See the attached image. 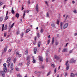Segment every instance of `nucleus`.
Wrapping results in <instances>:
<instances>
[{
  "mask_svg": "<svg viewBox=\"0 0 77 77\" xmlns=\"http://www.w3.org/2000/svg\"><path fill=\"white\" fill-rule=\"evenodd\" d=\"M54 58L55 59H56V60H59V59H60V57L56 55H54Z\"/></svg>",
  "mask_w": 77,
  "mask_h": 77,
  "instance_id": "obj_1",
  "label": "nucleus"
},
{
  "mask_svg": "<svg viewBox=\"0 0 77 77\" xmlns=\"http://www.w3.org/2000/svg\"><path fill=\"white\" fill-rule=\"evenodd\" d=\"M68 61H67L66 63V65L67 66L66 70L67 71L68 70V69H69V65H67V64H68Z\"/></svg>",
  "mask_w": 77,
  "mask_h": 77,
  "instance_id": "obj_2",
  "label": "nucleus"
},
{
  "mask_svg": "<svg viewBox=\"0 0 77 77\" xmlns=\"http://www.w3.org/2000/svg\"><path fill=\"white\" fill-rule=\"evenodd\" d=\"M38 57L40 61H43V58L41 56H39Z\"/></svg>",
  "mask_w": 77,
  "mask_h": 77,
  "instance_id": "obj_3",
  "label": "nucleus"
},
{
  "mask_svg": "<svg viewBox=\"0 0 77 77\" xmlns=\"http://www.w3.org/2000/svg\"><path fill=\"white\" fill-rule=\"evenodd\" d=\"M68 24L67 23H66L63 26V29H65L66 28V27H67L68 26Z\"/></svg>",
  "mask_w": 77,
  "mask_h": 77,
  "instance_id": "obj_4",
  "label": "nucleus"
},
{
  "mask_svg": "<svg viewBox=\"0 0 77 77\" xmlns=\"http://www.w3.org/2000/svg\"><path fill=\"white\" fill-rule=\"evenodd\" d=\"M35 8V10L37 12H38L39 11H38V4H36Z\"/></svg>",
  "mask_w": 77,
  "mask_h": 77,
  "instance_id": "obj_5",
  "label": "nucleus"
},
{
  "mask_svg": "<svg viewBox=\"0 0 77 77\" xmlns=\"http://www.w3.org/2000/svg\"><path fill=\"white\" fill-rule=\"evenodd\" d=\"M35 41H34L33 43V44L34 45H35V44H36V37H35Z\"/></svg>",
  "mask_w": 77,
  "mask_h": 77,
  "instance_id": "obj_6",
  "label": "nucleus"
},
{
  "mask_svg": "<svg viewBox=\"0 0 77 77\" xmlns=\"http://www.w3.org/2000/svg\"><path fill=\"white\" fill-rule=\"evenodd\" d=\"M7 48H8V46H6L5 47L4 49V52H6L7 51Z\"/></svg>",
  "mask_w": 77,
  "mask_h": 77,
  "instance_id": "obj_7",
  "label": "nucleus"
},
{
  "mask_svg": "<svg viewBox=\"0 0 77 77\" xmlns=\"http://www.w3.org/2000/svg\"><path fill=\"white\" fill-rule=\"evenodd\" d=\"M11 70H13L14 69V66H13V63L11 64Z\"/></svg>",
  "mask_w": 77,
  "mask_h": 77,
  "instance_id": "obj_8",
  "label": "nucleus"
},
{
  "mask_svg": "<svg viewBox=\"0 0 77 77\" xmlns=\"http://www.w3.org/2000/svg\"><path fill=\"white\" fill-rule=\"evenodd\" d=\"M29 31H30V29L29 28L28 29H27L26 30V32H25L26 33H28V32H29Z\"/></svg>",
  "mask_w": 77,
  "mask_h": 77,
  "instance_id": "obj_9",
  "label": "nucleus"
},
{
  "mask_svg": "<svg viewBox=\"0 0 77 77\" xmlns=\"http://www.w3.org/2000/svg\"><path fill=\"white\" fill-rule=\"evenodd\" d=\"M11 13H12L13 14H15V11H14L13 7L12 8V9L11 10Z\"/></svg>",
  "mask_w": 77,
  "mask_h": 77,
  "instance_id": "obj_10",
  "label": "nucleus"
},
{
  "mask_svg": "<svg viewBox=\"0 0 77 77\" xmlns=\"http://www.w3.org/2000/svg\"><path fill=\"white\" fill-rule=\"evenodd\" d=\"M67 49L66 48H64L62 52L63 53H64V52H67Z\"/></svg>",
  "mask_w": 77,
  "mask_h": 77,
  "instance_id": "obj_11",
  "label": "nucleus"
},
{
  "mask_svg": "<svg viewBox=\"0 0 77 77\" xmlns=\"http://www.w3.org/2000/svg\"><path fill=\"white\" fill-rule=\"evenodd\" d=\"M11 57L8 58L7 62H8V63H9L10 62V61H11Z\"/></svg>",
  "mask_w": 77,
  "mask_h": 77,
  "instance_id": "obj_12",
  "label": "nucleus"
},
{
  "mask_svg": "<svg viewBox=\"0 0 77 77\" xmlns=\"http://www.w3.org/2000/svg\"><path fill=\"white\" fill-rule=\"evenodd\" d=\"M1 72H2V75L3 76V77H5V72L4 71H2H2H1Z\"/></svg>",
  "mask_w": 77,
  "mask_h": 77,
  "instance_id": "obj_13",
  "label": "nucleus"
},
{
  "mask_svg": "<svg viewBox=\"0 0 77 77\" xmlns=\"http://www.w3.org/2000/svg\"><path fill=\"white\" fill-rule=\"evenodd\" d=\"M70 76L71 77H75V75L73 73H72L71 74Z\"/></svg>",
  "mask_w": 77,
  "mask_h": 77,
  "instance_id": "obj_14",
  "label": "nucleus"
},
{
  "mask_svg": "<svg viewBox=\"0 0 77 77\" xmlns=\"http://www.w3.org/2000/svg\"><path fill=\"white\" fill-rule=\"evenodd\" d=\"M32 63H36V60H35V59L34 58H33L32 59Z\"/></svg>",
  "mask_w": 77,
  "mask_h": 77,
  "instance_id": "obj_15",
  "label": "nucleus"
},
{
  "mask_svg": "<svg viewBox=\"0 0 77 77\" xmlns=\"http://www.w3.org/2000/svg\"><path fill=\"white\" fill-rule=\"evenodd\" d=\"M63 25V23L61 22L60 23V26L61 29H62V26Z\"/></svg>",
  "mask_w": 77,
  "mask_h": 77,
  "instance_id": "obj_16",
  "label": "nucleus"
},
{
  "mask_svg": "<svg viewBox=\"0 0 77 77\" xmlns=\"http://www.w3.org/2000/svg\"><path fill=\"white\" fill-rule=\"evenodd\" d=\"M15 16L17 18H18L19 17V14L18 13H17L16 14Z\"/></svg>",
  "mask_w": 77,
  "mask_h": 77,
  "instance_id": "obj_17",
  "label": "nucleus"
},
{
  "mask_svg": "<svg viewBox=\"0 0 77 77\" xmlns=\"http://www.w3.org/2000/svg\"><path fill=\"white\" fill-rule=\"evenodd\" d=\"M35 54H36V51H37V49H34V50Z\"/></svg>",
  "mask_w": 77,
  "mask_h": 77,
  "instance_id": "obj_18",
  "label": "nucleus"
},
{
  "mask_svg": "<svg viewBox=\"0 0 77 77\" xmlns=\"http://www.w3.org/2000/svg\"><path fill=\"white\" fill-rule=\"evenodd\" d=\"M29 52L28 51H26L25 52V54L26 55V54H28Z\"/></svg>",
  "mask_w": 77,
  "mask_h": 77,
  "instance_id": "obj_19",
  "label": "nucleus"
},
{
  "mask_svg": "<svg viewBox=\"0 0 77 77\" xmlns=\"http://www.w3.org/2000/svg\"><path fill=\"white\" fill-rule=\"evenodd\" d=\"M8 28V27L7 26V25H5V27L4 28V30H6L7 29V28Z\"/></svg>",
  "mask_w": 77,
  "mask_h": 77,
  "instance_id": "obj_20",
  "label": "nucleus"
},
{
  "mask_svg": "<svg viewBox=\"0 0 77 77\" xmlns=\"http://www.w3.org/2000/svg\"><path fill=\"white\" fill-rule=\"evenodd\" d=\"M59 21L60 20L59 19L57 20V24L58 25H59Z\"/></svg>",
  "mask_w": 77,
  "mask_h": 77,
  "instance_id": "obj_21",
  "label": "nucleus"
},
{
  "mask_svg": "<svg viewBox=\"0 0 77 77\" xmlns=\"http://www.w3.org/2000/svg\"><path fill=\"white\" fill-rule=\"evenodd\" d=\"M4 72H6L7 71V69H6V68H5L4 69Z\"/></svg>",
  "mask_w": 77,
  "mask_h": 77,
  "instance_id": "obj_22",
  "label": "nucleus"
},
{
  "mask_svg": "<svg viewBox=\"0 0 77 77\" xmlns=\"http://www.w3.org/2000/svg\"><path fill=\"white\" fill-rule=\"evenodd\" d=\"M17 77H22V76L20 74H17Z\"/></svg>",
  "mask_w": 77,
  "mask_h": 77,
  "instance_id": "obj_23",
  "label": "nucleus"
},
{
  "mask_svg": "<svg viewBox=\"0 0 77 77\" xmlns=\"http://www.w3.org/2000/svg\"><path fill=\"white\" fill-rule=\"evenodd\" d=\"M29 59H30V56H29V55H28L26 58V60H29Z\"/></svg>",
  "mask_w": 77,
  "mask_h": 77,
  "instance_id": "obj_24",
  "label": "nucleus"
},
{
  "mask_svg": "<svg viewBox=\"0 0 77 77\" xmlns=\"http://www.w3.org/2000/svg\"><path fill=\"white\" fill-rule=\"evenodd\" d=\"M3 17H1L0 18V21H3Z\"/></svg>",
  "mask_w": 77,
  "mask_h": 77,
  "instance_id": "obj_25",
  "label": "nucleus"
},
{
  "mask_svg": "<svg viewBox=\"0 0 77 77\" xmlns=\"http://www.w3.org/2000/svg\"><path fill=\"white\" fill-rule=\"evenodd\" d=\"M40 45H41V42H39L38 43V47H40Z\"/></svg>",
  "mask_w": 77,
  "mask_h": 77,
  "instance_id": "obj_26",
  "label": "nucleus"
},
{
  "mask_svg": "<svg viewBox=\"0 0 77 77\" xmlns=\"http://www.w3.org/2000/svg\"><path fill=\"white\" fill-rule=\"evenodd\" d=\"M54 38H52V44H53L54 43Z\"/></svg>",
  "mask_w": 77,
  "mask_h": 77,
  "instance_id": "obj_27",
  "label": "nucleus"
},
{
  "mask_svg": "<svg viewBox=\"0 0 77 77\" xmlns=\"http://www.w3.org/2000/svg\"><path fill=\"white\" fill-rule=\"evenodd\" d=\"M4 30V24H2V32H3Z\"/></svg>",
  "mask_w": 77,
  "mask_h": 77,
  "instance_id": "obj_28",
  "label": "nucleus"
},
{
  "mask_svg": "<svg viewBox=\"0 0 77 77\" xmlns=\"http://www.w3.org/2000/svg\"><path fill=\"white\" fill-rule=\"evenodd\" d=\"M51 73V71H50L49 72H48L47 75V76H48L49 75H50V74Z\"/></svg>",
  "mask_w": 77,
  "mask_h": 77,
  "instance_id": "obj_29",
  "label": "nucleus"
},
{
  "mask_svg": "<svg viewBox=\"0 0 77 77\" xmlns=\"http://www.w3.org/2000/svg\"><path fill=\"white\" fill-rule=\"evenodd\" d=\"M16 55H17V56H18L19 55V52L17 51L16 52Z\"/></svg>",
  "mask_w": 77,
  "mask_h": 77,
  "instance_id": "obj_30",
  "label": "nucleus"
},
{
  "mask_svg": "<svg viewBox=\"0 0 77 77\" xmlns=\"http://www.w3.org/2000/svg\"><path fill=\"white\" fill-rule=\"evenodd\" d=\"M43 31H44V29H41L40 30V32L42 33V32H43Z\"/></svg>",
  "mask_w": 77,
  "mask_h": 77,
  "instance_id": "obj_31",
  "label": "nucleus"
},
{
  "mask_svg": "<svg viewBox=\"0 0 77 77\" xmlns=\"http://www.w3.org/2000/svg\"><path fill=\"white\" fill-rule=\"evenodd\" d=\"M51 26H52V27H55V25L54 24H51Z\"/></svg>",
  "mask_w": 77,
  "mask_h": 77,
  "instance_id": "obj_32",
  "label": "nucleus"
},
{
  "mask_svg": "<svg viewBox=\"0 0 77 77\" xmlns=\"http://www.w3.org/2000/svg\"><path fill=\"white\" fill-rule=\"evenodd\" d=\"M14 24H15V23H13V24H12L11 26V28H12V27H13V26H14Z\"/></svg>",
  "mask_w": 77,
  "mask_h": 77,
  "instance_id": "obj_33",
  "label": "nucleus"
},
{
  "mask_svg": "<svg viewBox=\"0 0 77 77\" xmlns=\"http://www.w3.org/2000/svg\"><path fill=\"white\" fill-rule=\"evenodd\" d=\"M3 66L4 67H6V63H5L3 65Z\"/></svg>",
  "mask_w": 77,
  "mask_h": 77,
  "instance_id": "obj_34",
  "label": "nucleus"
},
{
  "mask_svg": "<svg viewBox=\"0 0 77 77\" xmlns=\"http://www.w3.org/2000/svg\"><path fill=\"white\" fill-rule=\"evenodd\" d=\"M73 12H74V13L75 14H76L77 13V10H75L74 11H73Z\"/></svg>",
  "mask_w": 77,
  "mask_h": 77,
  "instance_id": "obj_35",
  "label": "nucleus"
},
{
  "mask_svg": "<svg viewBox=\"0 0 77 77\" xmlns=\"http://www.w3.org/2000/svg\"><path fill=\"white\" fill-rule=\"evenodd\" d=\"M17 59H16L15 58L14 59V63H15V62H16V60H17Z\"/></svg>",
  "mask_w": 77,
  "mask_h": 77,
  "instance_id": "obj_36",
  "label": "nucleus"
},
{
  "mask_svg": "<svg viewBox=\"0 0 77 77\" xmlns=\"http://www.w3.org/2000/svg\"><path fill=\"white\" fill-rule=\"evenodd\" d=\"M2 5H3V2L1 1H0V6H2Z\"/></svg>",
  "mask_w": 77,
  "mask_h": 77,
  "instance_id": "obj_37",
  "label": "nucleus"
},
{
  "mask_svg": "<svg viewBox=\"0 0 77 77\" xmlns=\"http://www.w3.org/2000/svg\"><path fill=\"white\" fill-rule=\"evenodd\" d=\"M4 37H6V33H4Z\"/></svg>",
  "mask_w": 77,
  "mask_h": 77,
  "instance_id": "obj_38",
  "label": "nucleus"
},
{
  "mask_svg": "<svg viewBox=\"0 0 77 77\" xmlns=\"http://www.w3.org/2000/svg\"><path fill=\"white\" fill-rule=\"evenodd\" d=\"M72 52V50H70L69 51V53H71Z\"/></svg>",
  "mask_w": 77,
  "mask_h": 77,
  "instance_id": "obj_39",
  "label": "nucleus"
},
{
  "mask_svg": "<svg viewBox=\"0 0 77 77\" xmlns=\"http://www.w3.org/2000/svg\"><path fill=\"white\" fill-rule=\"evenodd\" d=\"M29 64H30V63L28 62L27 63L26 65H27V66H29Z\"/></svg>",
  "mask_w": 77,
  "mask_h": 77,
  "instance_id": "obj_40",
  "label": "nucleus"
},
{
  "mask_svg": "<svg viewBox=\"0 0 77 77\" xmlns=\"http://www.w3.org/2000/svg\"><path fill=\"white\" fill-rule=\"evenodd\" d=\"M23 7H24V5H22V10H23V9H24V8H23Z\"/></svg>",
  "mask_w": 77,
  "mask_h": 77,
  "instance_id": "obj_41",
  "label": "nucleus"
},
{
  "mask_svg": "<svg viewBox=\"0 0 77 77\" xmlns=\"http://www.w3.org/2000/svg\"><path fill=\"white\" fill-rule=\"evenodd\" d=\"M18 56L19 57H21V54H20L18 55Z\"/></svg>",
  "mask_w": 77,
  "mask_h": 77,
  "instance_id": "obj_42",
  "label": "nucleus"
},
{
  "mask_svg": "<svg viewBox=\"0 0 77 77\" xmlns=\"http://www.w3.org/2000/svg\"><path fill=\"white\" fill-rule=\"evenodd\" d=\"M50 40H48V43L47 44H49L50 43Z\"/></svg>",
  "mask_w": 77,
  "mask_h": 77,
  "instance_id": "obj_43",
  "label": "nucleus"
},
{
  "mask_svg": "<svg viewBox=\"0 0 77 77\" xmlns=\"http://www.w3.org/2000/svg\"><path fill=\"white\" fill-rule=\"evenodd\" d=\"M24 35V33L22 32V34H21V38H22L23 37V35Z\"/></svg>",
  "mask_w": 77,
  "mask_h": 77,
  "instance_id": "obj_44",
  "label": "nucleus"
},
{
  "mask_svg": "<svg viewBox=\"0 0 77 77\" xmlns=\"http://www.w3.org/2000/svg\"><path fill=\"white\" fill-rule=\"evenodd\" d=\"M19 33H20V31H17L16 32L17 35H18V34H19Z\"/></svg>",
  "mask_w": 77,
  "mask_h": 77,
  "instance_id": "obj_45",
  "label": "nucleus"
},
{
  "mask_svg": "<svg viewBox=\"0 0 77 77\" xmlns=\"http://www.w3.org/2000/svg\"><path fill=\"white\" fill-rule=\"evenodd\" d=\"M51 66H52V67H53V68H54V64H52L51 65Z\"/></svg>",
  "mask_w": 77,
  "mask_h": 77,
  "instance_id": "obj_46",
  "label": "nucleus"
},
{
  "mask_svg": "<svg viewBox=\"0 0 77 77\" xmlns=\"http://www.w3.org/2000/svg\"><path fill=\"white\" fill-rule=\"evenodd\" d=\"M39 33L38 32L37 33V36L38 37V38H39Z\"/></svg>",
  "mask_w": 77,
  "mask_h": 77,
  "instance_id": "obj_47",
  "label": "nucleus"
},
{
  "mask_svg": "<svg viewBox=\"0 0 77 77\" xmlns=\"http://www.w3.org/2000/svg\"><path fill=\"white\" fill-rule=\"evenodd\" d=\"M8 17L7 16L5 17V20H8Z\"/></svg>",
  "mask_w": 77,
  "mask_h": 77,
  "instance_id": "obj_48",
  "label": "nucleus"
},
{
  "mask_svg": "<svg viewBox=\"0 0 77 77\" xmlns=\"http://www.w3.org/2000/svg\"><path fill=\"white\" fill-rule=\"evenodd\" d=\"M19 65H20V66H22L23 65V64H22V63H20L19 64Z\"/></svg>",
  "mask_w": 77,
  "mask_h": 77,
  "instance_id": "obj_49",
  "label": "nucleus"
},
{
  "mask_svg": "<svg viewBox=\"0 0 77 77\" xmlns=\"http://www.w3.org/2000/svg\"><path fill=\"white\" fill-rule=\"evenodd\" d=\"M48 58H47L46 59V61L47 62H48Z\"/></svg>",
  "mask_w": 77,
  "mask_h": 77,
  "instance_id": "obj_50",
  "label": "nucleus"
},
{
  "mask_svg": "<svg viewBox=\"0 0 77 77\" xmlns=\"http://www.w3.org/2000/svg\"><path fill=\"white\" fill-rule=\"evenodd\" d=\"M29 12H30V10H27L26 11L27 13H29Z\"/></svg>",
  "mask_w": 77,
  "mask_h": 77,
  "instance_id": "obj_51",
  "label": "nucleus"
},
{
  "mask_svg": "<svg viewBox=\"0 0 77 77\" xmlns=\"http://www.w3.org/2000/svg\"><path fill=\"white\" fill-rule=\"evenodd\" d=\"M25 16V14H24L23 16V17L24 18V17Z\"/></svg>",
  "mask_w": 77,
  "mask_h": 77,
  "instance_id": "obj_52",
  "label": "nucleus"
},
{
  "mask_svg": "<svg viewBox=\"0 0 77 77\" xmlns=\"http://www.w3.org/2000/svg\"><path fill=\"white\" fill-rule=\"evenodd\" d=\"M54 72L55 73H56V69H55L54 70Z\"/></svg>",
  "mask_w": 77,
  "mask_h": 77,
  "instance_id": "obj_53",
  "label": "nucleus"
},
{
  "mask_svg": "<svg viewBox=\"0 0 77 77\" xmlns=\"http://www.w3.org/2000/svg\"><path fill=\"white\" fill-rule=\"evenodd\" d=\"M47 17H49V15L48 14V13H47Z\"/></svg>",
  "mask_w": 77,
  "mask_h": 77,
  "instance_id": "obj_54",
  "label": "nucleus"
},
{
  "mask_svg": "<svg viewBox=\"0 0 77 77\" xmlns=\"http://www.w3.org/2000/svg\"><path fill=\"white\" fill-rule=\"evenodd\" d=\"M45 4H46V5L48 6V3L47 2H45Z\"/></svg>",
  "mask_w": 77,
  "mask_h": 77,
  "instance_id": "obj_55",
  "label": "nucleus"
},
{
  "mask_svg": "<svg viewBox=\"0 0 77 77\" xmlns=\"http://www.w3.org/2000/svg\"><path fill=\"white\" fill-rule=\"evenodd\" d=\"M11 51H12V49H10L9 50H8V51L9 52H11Z\"/></svg>",
  "mask_w": 77,
  "mask_h": 77,
  "instance_id": "obj_56",
  "label": "nucleus"
},
{
  "mask_svg": "<svg viewBox=\"0 0 77 77\" xmlns=\"http://www.w3.org/2000/svg\"><path fill=\"white\" fill-rule=\"evenodd\" d=\"M8 11H7V13H6V16H8Z\"/></svg>",
  "mask_w": 77,
  "mask_h": 77,
  "instance_id": "obj_57",
  "label": "nucleus"
},
{
  "mask_svg": "<svg viewBox=\"0 0 77 77\" xmlns=\"http://www.w3.org/2000/svg\"><path fill=\"white\" fill-rule=\"evenodd\" d=\"M16 70H17V71H19V69H18V68H17Z\"/></svg>",
  "mask_w": 77,
  "mask_h": 77,
  "instance_id": "obj_58",
  "label": "nucleus"
},
{
  "mask_svg": "<svg viewBox=\"0 0 77 77\" xmlns=\"http://www.w3.org/2000/svg\"><path fill=\"white\" fill-rule=\"evenodd\" d=\"M58 43L57 42H56V43H55V45H58Z\"/></svg>",
  "mask_w": 77,
  "mask_h": 77,
  "instance_id": "obj_59",
  "label": "nucleus"
},
{
  "mask_svg": "<svg viewBox=\"0 0 77 77\" xmlns=\"http://www.w3.org/2000/svg\"><path fill=\"white\" fill-rule=\"evenodd\" d=\"M74 35H75V36H77V33H75Z\"/></svg>",
  "mask_w": 77,
  "mask_h": 77,
  "instance_id": "obj_60",
  "label": "nucleus"
},
{
  "mask_svg": "<svg viewBox=\"0 0 77 77\" xmlns=\"http://www.w3.org/2000/svg\"><path fill=\"white\" fill-rule=\"evenodd\" d=\"M5 7H6V5H4L3 6V9H4L5 8Z\"/></svg>",
  "mask_w": 77,
  "mask_h": 77,
  "instance_id": "obj_61",
  "label": "nucleus"
},
{
  "mask_svg": "<svg viewBox=\"0 0 77 77\" xmlns=\"http://www.w3.org/2000/svg\"><path fill=\"white\" fill-rule=\"evenodd\" d=\"M60 48H59L58 49V51H59V52L60 51Z\"/></svg>",
  "mask_w": 77,
  "mask_h": 77,
  "instance_id": "obj_62",
  "label": "nucleus"
},
{
  "mask_svg": "<svg viewBox=\"0 0 77 77\" xmlns=\"http://www.w3.org/2000/svg\"><path fill=\"white\" fill-rule=\"evenodd\" d=\"M72 3H75V2H74V1H72Z\"/></svg>",
  "mask_w": 77,
  "mask_h": 77,
  "instance_id": "obj_63",
  "label": "nucleus"
},
{
  "mask_svg": "<svg viewBox=\"0 0 77 77\" xmlns=\"http://www.w3.org/2000/svg\"><path fill=\"white\" fill-rule=\"evenodd\" d=\"M23 12H24V14H25V13H26V11H23Z\"/></svg>",
  "mask_w": 77,
  "mask_h": 77,
  "instance_id": "obj_64",
  "label": "nucleus"
}]
</instances>
